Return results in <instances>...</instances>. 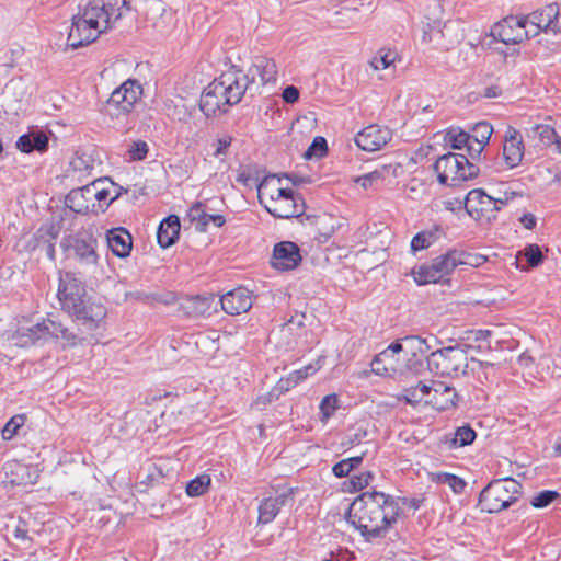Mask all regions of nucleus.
Wrapping results in <instances>:
<instances>
[{"label": "nucleus", "mask_w": 561, "mask_h": 561, "mask_svg": "<svg viewBox=\"0 0 561 561\" xmlns=\"http://www.w3.org/2000/svg\"><path fill=\"white\" fill-rule=\"evenodd\" d=\"M16 148L25 153L44 152L48 148V137L43 131H32L19 137Z\"/></svg>", "instance_id": "nucleus-28"}, {"label": "nucleus", "mask_w": 561, "mask_h": 561, "mask_svg": "<svg viewBox=\"0 0 561 561\" xmlns=\"http://www.w3.org/2000/svg\"><path fill=\"white\" fill-rule=\"evenodd\" d=\"M403 345L400 342L391 343L386 350L377 354L370 363L371 371L378 376L396 377L407 371V366L400 359Z\"/></svg>", "instance_id": "nucleus-10"}, {"label": "nucleus", "mask_w": 561, "mask_h": 561, "mask_svg": "<svg viewBox=\"0 0 561 561\" xmlns=\"http://www.w3.org/2000/svg\"><path fill=\"white\" fill-rule=\"evenodd\" d=\"M403 345V352L411 354L412 356L427 354L432 346L428 344L426 339H422L417 335L404 336L401 342Z\"/></svg>", "instance_id": "nucleus-33"}, {"label": "nucleus", "mask_w": 561, "mask_h": 561, "mask_svg": "<svg viewBox=\"0 0 561 561\" xmlns=\"http://www.w3.org/2000/svg\"><path fill=\"white\" fill-rule=\"evenodd\" d=\"M244 75H248L250 83L255 82L256 76L260 78L262 84L275 82L277 78V66L273 59L265 56H257L253 59L252 65Z\"/></svg>", "instance_id": "nucleus-22"}, {"label": "nucleus", "mask_w": 561, "mask_h": 561, "mask_svg": "<svg viewBox=\"0 0 561 561\" xmlns=\"http://www.w3.org/2000/svg\"><path fill=\"white\" fill-rule=\"evenodd\" d=\"M451 251V254H454L457 259L455 262V266H459V265H470V266H479L482 262L485 261V259L481 255H476V254H471V253H467V252H463V251H458V250H450Z\"/></svg>", "instance_id": "nucleus-50"}, {"label": "nucleus", "mask_w": 561, "mask_h": 561, "mask_svg": "<svg viewBox=\"0 0 561 561\" xmlns=\"http://www.w3.org/2000/svg\"><path fill=\"white\" fill-rule=\"evenodd\" d=\"M476 438V432L470 426H460L454 433L449 440V447H463L470 445Z\"/></svg>", "instance_id": "nucleus-41"}, {"label": "nucleus", "mask_w": 561, "mask_h": 561, "mask_svg": "<svg viewBox=\"0 0 561 561\" xmlns=\"http://www.w3.org/2000/svg\"><path fill=\"white\" fill-rule=\"evenodd\" d=\"M431 480L439 484L448 485L457 494L461 493L466 486L463 479L448 472L431 473Z\"/></svg>", "instance_id": "nucleus-36"}, {"label": "nucleus", "mask_w": 561, "mask_h": 561, "mask_svg": "<svg viewBox=\"0 0 561 561\" xmlns=\"http://www.w3.org/2000/svg\"><path fill=\"white\" fill-rule=\"evenodd\" d=\"M129 160H140V141H134L131 148L128 151Z\"/></svg>", "instance_id": "nucleus-63"}, {"label": "nucleus", "mask_w": 561, "mask_h": 561, "mask_svg": "<svg viewBox=\"0 0 561 561\" xmlns=\"http://www.w3.org/2000/svg\"><path fill=\"white\" fill-rule=\"evenodd\" d=\"M265 209L274 217L287 219L301 216L305 203L291 190H286L273 203H270Z\"/></svg>", "instance_id": "nucleus-14"}, {"label": "nucleus", "mask_w": 561, "mask_h": 561, "mask_svg": "<svg viewBox=\"0 0 561 561\" xmlns=\"http://www.w3.org/2000/svg\"><path fill=\"white\" fill-rule=\"evenodd\" d=\"M211 479L208 474H201L191 480L186 485L188 496H199L206 493L210 486Z\"/></svg>", "instance_id": "nucleus-43"}, {"label": "nucleus", "mask_w": 561, "mask_h": 561, "mask_svg": "<svg viewBox=\"0 0 561 561\" xmlns=\"http://www.w3.org/2000/svg\"><path fill=\"white\" fill-rule=\"evenodd\" d=\"M398 53L392 49L381 48L370 59L369 65L374 70H383L394 65Z\"/></svg>", "instance_id": "nucleus-35"}, {"label": "nucleus", "mask_w": 561, "mask_h": 561, "mask_svg": "<svg viewBox=\"0 0 561 561\" xmlns=\"http://www.w3.org/2000/svg\"><path fill=\"white\" fill-rule=\"evenodd\" d=\"M320 368L319 362H317L316 365L310 364L307 365L300 369H297L289 374L288 378L286 379L287 388L290 386H295L301 380L306 379L308 376L313 375L316 371H318Z\"/></svg>", "instance_id": "nucleus-47"}, {"label": "nucleus", "mask_w": 561, "mask_h": 561, "mask_svg": "<svg viewBox=\"0 0 561 561\" xmlns=\"http://www.w3.org/2000/svg\"><path fill=\"white\" fill-rule=\"evenodd\" d=\"M65 204L69 209L80 215L99 214L106 210L104 205L93 202L88 185L71 190L66 196Z\"/></svg>", "instance_id": "nucleus-16"}, {"label": "nucleus", "mask_w": 561, "mask_h": 561, "mask_svg": "<svg viewBox=\"0 0 561 561\" xmlns=\"http://www.w3.org/2000/svg\"><path fill=\"white\" fill-rule=\"evenodd\" d=\"M249 85L248 75L233 66L205 88L199 107L206 116L226 113L230 106L241 101Z\"/></svg>", "instance_id": "nucleus-3"}, {"label": "nucleus", "mask_w": 561, "mask_h": 561, "mask_svg": "<svg viewBox=\"0 0 561 561\" xmlns=\"http://www.w3.org/2000/svg\"><path fill=\"white\" fill-rule=\"evenodd\" d=\"M558 496L559 493L556 491H541L530 500V504L536 508H543L551 504Z\"/></svg>", "instance_id": "nucleus-52"}, {"label": "nucleus", "mask_w": 561, "mask_h": 561, "mask_svg": "<svg viewBox=\"0 0 561 561\" xmlns=\"http://www.w3.org/2000/svg\"><path fill=\"white\" fill-rule=\"evenodd\" d=\"M107 245L114 255L126 257L133 248L131 234L123 227L113 228L106 233Z\"/></svg>", "instance_id": "nucleus-24"}, {"label": "nucleus", "mask_w": 561, "mask_h": 561, "mask_svg": "<svg viewBox=\"0 0 561 561\" xmlns=\"http://www.w3.org/2000/svg\"><path fill=\"white\" fill-rule=\"evenodd\" d=\"M148 476L147 479L149 482H153L158 478L162 477V472L156 468L153 463H148Z\"/></svg>", "instance_id": "nucleus-64"}, {"label": "nucleus", "mask_w": 561, "mask_h": 561, "mask_svg": "<svg viewBox=\"0 0 561 561\" xmlns=\"http://www.w3.org/2000/svg\"><path fill=\"white\" fill-rule=\"evenodd\" d=\"M440 236V229L434 227L430 230H423L416 233L411 241V250L417 252L430 248Z\"/></svg>", "instance_id": "nucleus-34"}, {"label": "nucleus", "mask_w": 561, "mask_h": 561, "mask_svg": "<svg viewBox=\"0 0 561 561\" xmlns=\"http://www.w3.org/2000/svg\"><path fill=\"white\" fill-rule=\"evenodd\" d=\"M520 222L523 224V226L526 228V229H534L535 226H536V217L533 215V214H525L523 215V217L520 218Z\"/></svg>", "instance_id": "nucleus-62"}, {"label": "nucleus", "mask_w": 561, "mask_h": 561, "mask_svg": "<svg viewBox=\"0 0 561 561\" xmlns=\"http://www.w3.org/2000/svg\"><path fill=\"white\" fill-rule=\"evenodd\" d=\"M190 220L198 231H205L208 226L209 214L205 213L201 203L194 204L187 211Z\"/></svg>", "instance_id": "nucleus-42"}, {"label": "nucleus", "mask_w": 561, "mask_h": 561, "mask_svg": "<svg viewBox=\"0 0 561 561\" xmlns=\"http://www.w3.org/2000/svg\"><path fill=\"white\" fill-rule=\"evenodd\" d=\"M340 409V399L336 393H331L322 398L319 404L320 421L327 424L330 417Z\"/></svg>", "instance_id": "nucleus-37"}, {"label": "nucleus", "mask_w": 561, "mask_h": 561, "mask_svg": "<svg viewBox=\"0 0 561 561\" xmlns=\"http://www.w3.org/2000/svg\"><path fill=\"white\" fill-rule=\"evenodd\" d=\"M219 301L222 310L231 316L247 312L253 305L251 291L244 287H238L226 293Z\"/></svg>", "instance_id": "nucleus-19"}, {"label": "nucleus", "mask_w": 561, "mask_h": 561, "mask_svg": "<svg viewBox=\"0 0 561 561\" xmlns=\"http://www.w3.org/2000/svg\"><path fill=\"white\" fill-rule=\"evenodd\" d=\"M559 16V7L557 3H550L545 8L534 11L527 16H523L524 23L530 30V36L538 35L541 31L551 28L556 32L554 21Z\"/></svg>", "instance_id": "nucleus-17"}, {"label": "nucleus", "mask_w": 561, "mask_h": 561, "mask_svg": "<svg viewBox=\"0 0 561 561\" xmlns=\"http://www.w3.org/2000/svg\"><path fill=\"white\" fill-rule=\"evenodd\" d=\"M522 494V485L512 478L497 479L490 482L480 493L481 511L499 513L510 507Z\"/></svg>", "instance_id": "nucleus-4"}, {"label": "nucleus", "mask_w": 561, "mask_h": 561, "mask_svg": "<svg viewBox=\"0 0 561 561\" xmlns=\"http://www.w3.org/2000/svg\"><path fill=\"white\" fill-rule=\"evenodd\" d=\"M399 169V164H383L371 172L357 176L354 181L363 188L368 190L386 180L396 178Z\"/></svg>", "instance_id": "nucleus-25"}, {"label": "nucleus", "mask_w": 561, "mask_h": 561, "mask_svg": "<svg viewBox=\"0 0 561 561\" xmlns=\"http://www.w3.org/2000/svg\"><path fill=\"white\" fill-rule=\"evenodd\" d=\"M89 191L92 194L93 202H98L96 204H101L102 202L111 198L112 191L107 184V178L99 179L88 184Z\"/></svg>", "instance_id": "nucleus-40"}, {"label": "nucleus", "mask_w": 561, "mask_h": 561, "mask_svg": "<svg viewBox=\"0 0 561 561\" xmlns=\"http://www.w3.org/2000/svg\"><path fill=\"white\" fill-rule=\"evenodd\" d=\"M495 196L486 194L482 188L471 190L465 198V208L470 217L476 220L486 218L491 219L497 211Z\"/></svg>", "instance_id": "nucleus-13"}, {"label": "nucleus", "mask_w": 561, "mask_h": 561, "mask_svg": "<svg viewBox=\"0 0 561 561\" xmlns=\"http://www.w3.org/2000/svg\"><path fill=\"white\" fill-rule=\"evenodd\" d=\"M392 138V133L387 127L369 125L355 136V144L367 152L382 149Z\"/></svg>", "instance_id": "nucleus-15"}, {"label": "nucleus", "mask_w": 561, "mask_h": 561, "mask_svg": "<svg viewBox=\"0 0 561 561\" xmlns=\"http://www.w3.org/2000/svg\"><path fill=\"white\" fill-rule=\"evenodd\" d=\"M332 471L337 478L346 477L352 471V463L343 459L333 466Z\"/></svg>", "instance_id": "nucleus-58"}, {"label": "nucleus", "mask_w": 561, "mask_h": 561, "mask_svg": "<svg viewBox=\"0 0 561 561\" xmlns=\"http://www.w3.org/2000/svg\"><path fill=\"white\" fill-rule=\"evenodd\" d=\"M85 19L91 22H98L105 28H108V13L104 9V4L100 3V0H92L87 2L84 5H79V10Z\"/></svg>", "instance_id": "nucleus-32"}, {"label": "nucleus", "mask_w": 561, "mask_h": 561, "mask_svg": "<svg viewBox=\"0 0 561 561\" xmlns=\"http://www.w3.org/2000/svg\"><path fill=\"white\" fill-rule=\"evenodd\" d=\"M305 314H300L299 317H293L283 325V331L290 332L294 330V327H301L304 324L302 320Z\"/></svg>", "instance_id": "nucleus-60"}, {"label": "nucleus", "mask_w": 561, "mask_h": 561, "mask_svg": "<svg viewBox=\"0 0 561 561\" xmlns=\"http://www.w3.org/2000/svg\"><path fill=\"white\" fill-rule=\"evenodd\" d=\"M373 480V474L369 471L363 472L358 476H354L351 479V484L353 490L359 491L366 488L369 482Z\"/></svg>", "instance_id": "nucleus-56"}, {"label": "nucleus", "mask_w": 561, "mask_h": 561, "mask_svg": "<svg viewBox=\"0 0 561 561\" xmlns=\"http://www.w3.org/2000/svg\"><path fill=\"white\" fill-rule=\"evenodd\" d=\"M525 151L522 134L514 127L507 126L504 134L503 158L507 168L513 169L523 160Z\"/></svg>", "instance_id": "nucleus-18"}, {"label": "nucleus", "mask_w": 561, "mask_h": 561, "mask_svg": "<svg viewBox=\"0 0 561 561\" xmlns=\"http://www.w3.org/2000/svg\"><path fill=\"white\" fill-rule=\"evenodd\" d=\"M431 373L442 377H457L468 367L467 352L459 345L448 346L431 353L427 358Z\"/></svg>", "instance_id": "nucleus-7"}, {"label": "nucleus", "mask_w": 561, "mask_h": 561, "mask_svg": "<svg viewBox=\"0 0 561 561\" xmlns=\"http://www.w3.org/2000/svg\"><path fill=\"white\" fill-rule=\"evenodd\" d=\"M306 220L310 222L311 226L314 227V229L325 238L330 237L331 233L334 231V226L331 225L330 227L327 226L328 221H332V217L323 214L319 216H307Z\"/></svg>", "instance_id": "nucleus-45"}, {"label": "nucleus", "mask_w": 561, "mask_h": 561, "mask_svg": "<svg viewBox=\"0 0 561 561\" xmlns=\"http://www.w3.org/2000/svg\"><path fill=\"white\" fill-rule=\"evenodd\" d=\"M491 36L506 45L520 43L530 36L523 18L507 16L491 28Z\"/></svg>", "instance_id": "nucleus-12"}, {"label": "nucleus", "mask_w": 561, "mask_h": 561, "mask_svg": "<svg viewBox=\"0 0 561 561\" xmlns=\"http://www.w3.org/2000/svg\"><path fill=\"white\" fill-rule=\"evenodd\" d=\"M516 196L515 192H504L500 196H495V199L501 201L502 203H496L497 211L501 210L510 201L514 199Z\"/></svg>", "instance_id": "nucleus-61"}, {"label": "nucleus", "mask_w": 561, "mask_h": 561, "mask_svg": "<svg viewBox=\"0 0 561 561\" xmlns=\"http://www.w3.org/2000/svg\"><path fill=\"white\" fill-rule=\"evenodd\" d=\"M301 261L298 245L290 241L280 242L275 245L272 256V265L279 271L295 268Z\"/></svg>", "instance_id": "nucleus-20"}, {"label": "nucleus", "mask_w": 561, "mask_h": 561, "mask_svg": "<svg viewBox=\"0 0 561 561\" xmlns=\"http://www.w3.org/2000/svg\"><path fill=\"white\" fill-rule=\"evenodd\" d=\"M237 182L244 186H255L261 182L259 171L255 169L247 168L239 171Z\"/></svg>", "instance_id": "nucleus-51"}, {"label": "nucleus", "mask_w": 561, "mask_h": 561, "mask_svg": "<svg viewBox=\"0 0 561 561\" xmlns=\"http://www.w3.org/2000/svg\"><path fill=\"white\" fill-rule=\"evenodd\" d=\"M433 403L440 410L456 405L457 393L454 388L439 381H433Z\"/></svg>", "instance_id": "nucleus-31"}, {"label": "nucleus", "mask_w": 561, "mask_h": 561, "mask_svg": "<svg viewBox=\"0 0 561 561\" xmlns=\"http://www.w3.org/2000/svg\"><path fill=\"white\" fill-rule=\"evenodd\" d=\"M25 423V416L23 414H16L12 416L2 428V438L5 440L12 439L18 433V430Z\"/></svg>", "instance_id": "nucleus-48"}, {"label": "nucleus", "mask_w": 561, "mask_h": 561, "mask_svg": "<svg viewBox=\"0 0 561 561\" xmlns=\"http://www.w3.org/2000/svg\"><path fill=\"white\" fill-rule=\"evenodd\" d=\"M451 251L432 260L428 264H422L412 270L411 274L417 285L436 284L443 282L456 268Z\"/></svg>", "instance_id": "nucleus-8"}, {"label": "nucleus", "mask_w": 561, "mask_h": 561, "mask_svg": "<svg viewBox=\"0 0 561 561\" xmlns=\"http://www.w3.org/2000/svg\"><path fill=\"white\" fill-rule=\"evenodd\" d=\"M57 296L61 308L88 330H94L106 316V308L85 297V287L73 273L59 276Z\"/></svg>", "instance_id": "nucleus-2"}, {"label": "nucleus", "mask_w": 561, "mask_h": 561, "mask_svg": "<svg viewBox=\"0 0 561 561\" xmlns=\"http://www.w3.org/2000/svg\"><path fill=\"white\" fill-rule=\"evenodd\" d=\"M531 130L542 147L550 148L553 146V142L557 141L558 134L550 125L538 124L534 126Z\"/></svg>", "instance_id": "nucleus-38"}, {"label": "nucleus", "mask_w": 561, "mask_h": 561, "mask_svg": "<svg viewBox=\"0 0 561 561\" xmlns=\"http://www.w3.org/2000/svg\"><path fill=\"white\" fill-rule=\"evenodd\" d=\"M58 237V229L55 226L41 228L35 237L36 247L43 251L50 261H55V242Z\"/></svg>", "instance_id": "nucleus-30"}, {"label": "nucleus", "mask_w": 561, "mask_h": 561, "mask_svg": "<svg viewBox=\"0 0 561 561\" xmlns=\"http://www.w3.org/2000/svg\"><path fill=\"white\" fill-rule=\"evenodd\" d=\"M286 495L264 499L259 505V523L270 524L285 505Z\"/></svg>", "instance_id": "nucleus-29"}, {"label": "nucleus", "mask_w": 561, "mask_h": 561, "mask_svg": "<svg viewBox=\"0 0 561 561\" xmlns=\"http://www.w3.org/2000/svg\"><path fill=\"white\" fill-rule=\"evenodd\" d=\"M118 2L119 0H100V3L104 4L105 11L108 13V24L112 20H118L123 15L122 8L118 7Z\"/></svg>", "instance_id": "nucleus-55"}, {"label": "nucleus", "mask_w": 561, "mask_h": 561, "mask_svg": "<svg viewBox=\"0 0 561 561\" xmlns=\"http://www.w3.org/2000/svg\"><path fill=\"white\" fill-rule=\"evenodd\" d=\"M106 30L107 28L98 24V22L89 21L78 11V13L72 16L71 27L67 38L68 46L76 49L88 45L94 42L100 34Z\"/></svg>", "instance_id": "nucleus-11"}, {"label": "nucleus", "mask_w": 561, "mask_h": 561, "mask_svg": "<svg viewBox=\"0 0 561 561\" xmlns=\"http://www.w3.org/2000/svg\"><path fill=\"white\" fill-rule=\"evenodd\" d=\"M524 254L530 266H538L542 262V253L537 244H529L525 248Z\"/></svg>", "instance_id": "nucleus-54"}, {"label": "nucleus", "mask_w": 561, "mask_h": 561, "mask_svg": "<svg viewBox=\"0 0 561 561\" xmlns=\"http://www.w3.org/2000/svg\"><path fill=\"white\" fill-rule=\"evenodd\" d=\"M280 178L271 174L264 176L263 180L257 184V197L260 204L266 208L270 203H273L280 194L287 188L282 187Z\"/></svg>", "instance_id": "nucleus-26"}, {"label": "nucleus", "mask_w": 561, "mask_h": 561, "mask_svg": "<svg viewBox=\"0 0 561 561\" xmlns=\"http://www.w3.org/2000/svg\"><path fill=\"white\" fill-rule=\"evenodd\" d=\"M49 336L61 339L69 345H76L79 340L76 332L65 327L60 321L50 318L31 327L19 328L14 340L18 345L27 346Z\"/></svg>", "instance_id": "nucleus-5"}, {"label": "nucleus", "mask_w": 561, "mask_h": 561, "mask_svg": "<svg viewBox=\"0 0 561 561\" xmlns=\"http://www.w3.org/2000/svg\"><path fill=\"white\" fill-rule=\"evenodd\" d=\"M493 133V127L488 122H480L473 127V134L471 140L478 145V152H481L483 147L489 142L491 135Z\"/></svg>", "instance_id": "nucleus-39"}, {"label": "nucleus", "mask_w": 561, "mask_h": 561, "mask_svg": "<svg viewBox=\"0 0 561 561\" xmlns=\"http://www.w3.org/2000/svg\"><path fill=\"white\" fill-rule=\"evenodd\" d=\"M401 512L398 501L383 492H364L350 505L347 522L367 540L385 537Z\"/></svg>", "instance_id": "nucleus-1"}, {"label": "nucleus", "mask_w": 561, "mask_h": 561, "mask_svg": "<svg viewBox=\"0 0 561 561\" xmlns=\"http://www.w3.org/2000/svg\"><path fill=\"white\" fill-rule=\"evenodd\" d=\"M180 229V219L176 215H170L164 218L157 230V241L159 245L163 249L173 245L179 239Z\"/></svg>", "instance_id": "nucleus-27"}, {"label": "nucleus", "mask_w": 561, "mask_h": 561, "mask_svg": "<svg viewBox=\"0 0 561 561\" xmlns=\"http://www.w3.org/2000/svg\"><path fill=\"white\" fill-rule=\"evenodd\" d=\"M60 247L65 252L72 251L81 264L95 265L98 263L96 239L88 231H79L64 237Z\"/></svg>", "instance_id": "nucleus-9"}, {"label": "nucleus", "mask_w": 561, "mask_h": 561, "mask_svg": "<svg viewBox=\"0 0 561 561\" xmlns=\"http://www.w3.org/2000/svg\"><path fill=\"white\" fill-rule=\"evenodd\" d=\"M107 184H108V187L111 188L112 191V195H111V198L108 199V202L105 203V206L104 207H108L115 199H117L123 193H127L128 190L118 185V184H115L113 181H111L108 178H107Z\"/></svg>", "instance_id": "nucleus-57"}, {"label": "nucleus", "mask_w": 561, "mask_h": 561, "mask_svg": "<svg viewBox=\"0 0 561 561\" xmlns=\"http://www.w3.org/2000/svg\"><path fill=\"white\" fill-rule=\"evenodd\" d=\"M283 100L287 103H295L299 99V90L294 85H288L283 91Z\"/></svg>", "instance_id": "nucleus-59"}, {"label": "nucleus", "mask_w": 561, "mask_h": 561, "mask_svg": "<svg viewBox=\"0 0 561 561\" xmlns=\"http://www.w3.org/2000/svg\"><path fill=\"white\" fill-rule=\"evenodd\" d=\"M231 137L224 136L210 144V149L213 150L211 154L215 158L222 159L228 153V149L231 146Z\"/></svg>", "instance_id": "nucleus-53"}, {"label": "nucleus", "mask_w": 561, "mask_h": 561, "mask_svg": "<svg viewBox=\"0 0 561 561\" xmlns=\"http://www.w3.org/2000/svg\"><path fill=\"white\" fill-rule=\"evenodd\" d=\"M328 150L327 140L318 136L313 139L307 151L304 153L305 159L322 158Z\"/></svg>", "instance_id": "nucleus-49"}, {"label": "nucleus", "mask_w": 561, "mask_h": 561, "mask_svg": "<svg viewBox=\"0 0 561 561\" xmlns=\"http://www.w3.org/2000/svg\"><path fill=\"white\" fill-rule=\"evenodd\" d=\"M444 139L446 145L450 146L453 149H462L468 146V149L471 150V137L465 131L451 129L446 134Z\"/></svg>", "instance_id": "nucleus-44"}, {"label": "nucleus", "mask_w": 561, "mask_h": 561, "mask_svg": "<svg viewBox=\"0 0 561 561\" xmlns=\"http://www.w3.org/2000/svg\"><path fill=\"white\" fill-rule=\"evenodd\" d=\"M216 306L213 296L187 297L180 302V310L190 318L210 316Z\"/></svg>", "instance_id": "nucleus-23"}, {"label": "nucleus", "mask_w": 561, "mask_h": 561, "mask_svg": "<svg viewBox=\"0 0 561 561\" xmlns=\"http://www.w3.org/2000/svg\"><path fill=\"white\" fill-rule=\"evenodd\" d=\"M434 171L438 182L449 186H455L479 174V168L470 163L466 156L451 152L436 160Z\"/></svg>", "instance_id": "nucleus-6"}, {"label": "nucleus", "mask_w": 561, "mask_h": 561, "mask_svg": "<svg viewBox=\"0 0 561 561\" xmlns=\"http://www.w3.org/2000/svg\"><path fill=\"white\" fill-rule=\"evenodd\" d=\"M433 391V382L431 385L420 381L415 387L407 390L408 402H420L424 400Z\"/></svg>", "instance_id": "nucleus-46"}, {"label": "nucleus", "mask_w": 561, "mask_h": 561, "mask_svg": "<svg viewBox=\"0 0 561 561\" xmlns=\"http://www.w3.org/2000/svg\"><path fill=\"white\" fill-rule=\"evenodd\" d=\"M138 81L128 79L121 87L115 89L107 100L108 106H114L116 108L122 110L123 112H130L137 102L138 94L134 90V87L137 85Z\"/></svg>", "instance_id": "nucleus-21"}]
</instances>
